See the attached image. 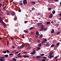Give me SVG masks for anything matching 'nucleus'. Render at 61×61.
Masks as SVG:
<instances>
[{"instance_id":"obj_1","label":"nucleus","mask_w":61,"mask_h":61,"mask_svg":"<svg viewBox=\"0 0 61 61\" xmlns=\"http://www.w3.org/2000/svg\"><path fill=\"white\" fill-rule=\"evenodd\" d=\"M25 46V45L24 44H22V45L20 46V47L18 46V49H20V48H23V47H24Z\"/></svg>"},{"instance_id":"obj_2","label":"nucleus","mask_w":61,"mask_h":61,"mask_svg":"<svg viewBox=\"0 0 61 61\" xmlns=\"http://www.w3.org/2000/svg\"><path fill=\"white\" fill-rule=\"evenodd\" d=\"M44 25H42L41 26V29L40 30L41 31H43L44 29Z\"/></svg>"},{"instance_id":"obj_3","label":"nucleus","mask_w":61,"mask_h":61,"mask_svg":"<svg viewBox=\"0 0 61 61\" xmlns=\"http://www.w3.org/2000/svg\"><path fill=\"white\" fill-rule=\"evenodd\" d=\"M27 3L26 0H24L23 1V4L24 5H25Z\"/></svg>"},{"instance_id":"obj_4","label":"nucleus","mask_w":61,"mask_h":61,"mask_svg":"<svg viewBox=\"0 0 61 61\" xmlns=\"http://www.w3.org/2000/svg\"><path fill=\"white\" fill-rule=\"evenodd\" d=\"M49 56H48V58H50V59H51L52 57H53V56H52V55L51 54H50L49 55Z\"/></svg>"},{"instance_id":"obj_5","label":"nucleus","mask_w":61,"mask_h":61,"mask_svg":"<svg viewBox=\"0 0 61 61\" xmlns=\"http://www.w3.org/2000/svg\"><path fill=\"white\" fill-rule=\"evenodd\" d=\"M11 15L12 16H14V15H15V12L14 11L12 12L11 13Z\"/></svg>"},{"instance_id":"obj_6","label":"nucleus","mask_w":61,"mask_h":61,"mask_svg":"<svg viewBox=\"0 0 61 61\" xmlns=\"http://www.w3.org/2000/svg\"><path fill=\"white\" fill-rule=\"evenodd\" d=\"M32 52H31L30 53V54L31 55H34V54H35V53H36V52H36V50H35Z\"/></svg>"},{"instance_id":"obj_7","label":"nucleus","mask_w":61,"mask_h":61,"mask_svg":"<svg viewBox=\"0 0 61 61\" xmlns=\"http://www.w3.org/2000/svg\"><path fill=\"white\" fill-rule=\"evenodd\" d=\"M3 19L1 17H0V23H2L3 21Z\"/></svg>"},{"instance_id":"obj_8","label":"nucleus","mask_w":61,"mask_h":61,"mask_svg":"<svg viewBox=\"0 0 61 61\" xmlns=\"http://www.w3.org/2000/svg\"><path fill=\"white\" fill-rule=\"evenodd\" d=\"M53 17V14H50V15L49 16L50 18H51Z\"/></svg>"},{"instance_id":"obj_9","label":"nucleus","mask_w":61,"mask_h":61,"mask_svg":"<svg viewBox=\"0 0 61 61\" xmlns=\"http://www.w3.org/2000/svg\"><path fill=\"white\" fill-rule=\"evenodd\" d=\"M38 47H41L42 46V43H40V44H38Z\"/></svg>"},{"instance_id":"obj_10","label":"nucleus","mask_w":61,"mask_h":61,"mask_svg":"<svg viewBox=\"0 0 61 61\" xmlns=\"http://www.w3.org/2000/svg\"><path fill=\"white\" fill-rule=\"evenodd\" d=\"M43 37V35L41 34V35H40L39 36V38H42Z\"/></svg>"},{"instance_id":"obj_11","label":"nucleus","mask_w":61,"mask_h":61,"mask_svg":"<svg viewBox=\"0 0 61 61\" xmlns=\"http://www.w3.org/2000/svg\"><path fill=\"white\" fill-rule=\"evenodd\" d=\"M12 60L13 61H16L17 60L15 58H13L12 59Z\"/></svg>"},{"instance_id":"obj_12","label":"nucleus","mask_w":61,"mask_h":61,"mask_svg":"<svg viewBox=\"0 0 61 61\" xmlns=\"http://www.w3.org/2000/svg\"><path fill=\"white\" fill-rule=\"evenodd\" d=\"M24 32L25 33H28V31L27 30H24Z\"/></svg>"},{"instance_id":"obj_13","label":"nucleus","mask_w":61,"mask_h":61,"mask_svg":"<svg viewBox=\"0 0 61 61\" xmlns=\"http://www.w3.org/2000/svg\"><path fill=\"white\" fill-rule=\"evenodd\" d=\"M55 13H56V11L54 10H53L52 12V13L53 14H55Z\"/></svg>"},{"instance_id":"obj_14","label":"nucleus","mask_w":61,"mask_h":61,"mask_svg":"<svg viewBox=\"0 0 61 61\" xmlns=\"http://www.w3.org/2000/svg\"><path fill=\"white\" fill-rule=\"evenodd\" d=\"M51 33H54V30L53 29L52 30V31H51Z\"/></svg>"},{"instance_id":"obj_15","label":"nucleus","mask_w":61,"mask_h":61,"mask_svg":"<svg viewBox=\"0 0 61 61\" xmlns=\"http://www.w3.org/2000/svg\"><path fill=\"white\" fill-rule=\"evenodd\" d=\"M43 41H44L45 42H46V41H47V39H45L44 40H43Z\"/></svg>"},{"instance_id":"obj_16","label":"nucleus","mask_w":61,"mask_h":61,"mask_svg":"<svg viewBox=\"0 0 61 61\" xmlns=\"http://www.w3.org/2000/svg\"><path fill=\"white\" fill-rule=\"evenodd\" d=\"M36 57L37 58H39L41 57V56H37Z\"/></svg>"},{"instance_id":"obj_17","label":"nucleus","mask_w":61,"mask_h":61,"mask_svg":"<svg viewBox=\"0 0 61 61\" xmlns=\"http://www.w3.org/2000/svg\"><path fill=\"white\" fill-rule=\"evenodd\" d=\"M35 28V27H31L30 28V30H32V29H34Z\"/></svg>"},{"instance_id":"obj_18","label":"nucleus","mask_w":61,"mask_h":61,"mask_svg":"<svg viewBox=\"0 0 61 61\" xmlns=\"http://www.w3.org/2000/svg\"><path fill=\"white\" fill-rule=\"evenodd\" d=\"M31 3L32 4H33V5H35L36 4V2H35L32 1Z\"/></svg>"},{"instance_id":"obj_19","label":"nucleus","mask_w":61,"mask_h":61,"mask_svg":"<svg viewBox=\"0 0 61 61\" xmlns=\"http://www.w3.org/2000/svg\"><path fill=\"white\" fill-rule=\"evenodd\" d=\"M0 61H4V59L2 58H0Z\"/></svg>"},{"instance_id":"obj_20","label":"nucleus","mask_w":61,"mask_h":61,"mask_svg":"<svg viewBox=\"0 0 61 61\" xmlns=\"http://www.w3.org/2000/svg\"><path fill=\"white\" fill-rule=\"evenodd\" d=\"M55 46V45L54 44H52L51 46V47H54V46Z\"/></svg>"},{"instance_id":"obj_21","label":"nucleus","mask_w":61,"mask_h":61,"mask_svg":"<svg viewBox=\"0 0 61 61\" xmlns=\"http://www.w3.org/2000/svg\"><path fill=\"white\" fill-rule=\"evenodd\" d=\"M34 10H35V8L34 7H33L32 8L31 11H33Z\"/></svg>"},{"instance_id":"obj_22","label":"nucleus","mask_w":61,"mask_h":61,"mask_svg":"<svg viewBox=\"0 0 61 61\" xmlns=\"http://www.w3.org/2000/svg\"><path fill=\"white\" fill-rule=\"evenodd\" d=\"M1 23H2L3 25H6V24H5V22H3V21H2V22H0Z\"/></svg>"},{"instance_id":"obj_23","label":"nucleus","mask_w":61,"mask_h":61,"mask_svg":"<svg viewBox=\"0 0 61 61\" xmlns=\"http://www.w3.org/2000/svg\"><path fill=\"white\" fill-rule=\"evenodd\" d=\"M38 34H39V32L37 31L36 32V35H38Z\"/></svg>"},{"instance_id":"obj_24","label":"nucleus","mask_w":61,"mask_h":61,"mask_svg":"<svg viewBox=\"0 0 61 61\" xmlns=\"http://www.w3.org/2000/svg\"><path fill=\"white\" fill-rule=\"evenodd\" d=\"M6 7V6H5V7H4L3 8L4 10H5V8Z\"/></svg>"},{"instance_id":"obj_25","label":"nucleus","mask_w":61,"mask_h":61,"mask_svg":"<svg viewBox=\"0 0 61 61\" xmlns=\"http://www.w3.org/2000/svg\"><path fill=\"white\" fill-rule=\"evenodd\" d=\"M2 52L3 53H4V54H5V53H6V51H2Z\"/></svg>"},{"instance_id":"obj_26","label":"nucleus","mask_w":61,"mask_h":61,"mask_svg":"<svg viewBox=\"0 0 61 61\" xmlns=\"http://www.w3.org/2000/svg\"><path fill=\"white\" fill-rule=\"evenodd\" d=\"M59 55H58V56H56L55 57H54V58H57V57H59Z\"/></svg>"},{"instance_id":"obj_27","label":"nucleus","mask_w":61,"mask_h":61,"mask_svg":"<svg viewBox=\"0 0 61 61\" xmlns=\"http://www.w3.org/2000/svg\"><path fill=\"white\" fill-rule=\"evenodd\" d=\"M5 57H8V55H6L4 56Z\"/></svg>"},{"instance_id":"obj_28","label":"nucleus","mask_w":61,"mask_h":61,"mask_svg":"<svg viewBox=\"0 0 61 61\" xmlns=\"http://www.w3.org/2000/svg\"><path fill=\"white\" fill-rule=\"evenodd\" d=\"M7 52V53H10V51H9L8 50H6V52Z\"/></svg>"},{"instance_id":"obj_29","label":"nucleus","mask_w":61,"mask_h":61,"mask_svg":"<svg viewBox=\"0 0 61 61\" xmlns=\"http://www.w3.org/2000/svg\"><path fill=\"white\" fill-rule=\"evenodd\" d=\"M50 21L46 23V24H47V25H49V24H50Z\"/></svg>"},{"instance_id":"obj_30","label":"nucleus","mask_w":61,"mask_h":61,"mask_svg":"<svg viewBox=\"0 0 61 61\" xmlns=\"http://www.w3.org/2000/svg\"><path fill=\"white\" fill-rule=\"evenodd\" d=\"M36 48L38 50H40L41 49V48L40 47H37Z\"/></svg>"},{"instance_id":"obj_31","label":"nucleus","mask_w":61,"mask_h":61,"mask_svg":"<svg viewBox=\"0 0 61 61\" xmlns=\"http://www.w3.org/2000/svg\"><path fill=\"white\" fill-rule=\"evenodd\" d=\"M47 29V28H46L45 29H44L43 30L44 31H46V30Z\"/></svg>"},{"instance_id":"obj_32","label":"nucleus","mask_w":61,"mask_h":61,"mask_svg":"<svg viewBox=\"0 0 61 61\" xmlns=\"http://www.w3.org/2000/svg\"><path fill=\"white\" fill-rule=\"evenodd\" d=\"M36 25L37 26H39V25H40V23H37Z\"/></svg>"},{"instance_id":"obj_33","label":"nucleus","mask_w":61,"mask_h":61,"mask_svg":"<svg viewBox=\"0 0 61 61\" xmlns=\"http://www.w3.org/2000/svg\"><path fill=\"white\" fill-rule=\"evenodd\" d=\"M59 43H57V44H56V46H59Z\"/></svg>"},{"instance_id":"obj_34","label":"nucleus","mask_w":61,"mask_h":61,"mask_svg":"<svg viewBox=\"0 0 61 61\" xmlns=\"http://www.w3.org/2000/svg\"><path fill=\"white\" fill-rule=\"evenodd\" d=\"M31 47H28V48H27V49H30Z\"/></svg>"},{"instance_id":"obj_35","label":"nucleus","mask_w":61,"mask_h":61,"mask_svg":"<svg viewBox=\"0 0 61 61\" xmlns=\"http://www.w3.org/2000/svg\"><path fill=\"white\" fill-rule=\"evenodd\" d=\"M41 56H44V54H41L40 55Z\"/></svg>"},{"instance_id":"obj_36","label":"nucleus","mask_w":61,"mask_h":61,"mask_svg":"<svg viewBox=\"0 0 61 61\" xmlns=\"http://www.w3.org/2000/svg\"><path fill=\"white\" fill-rule=\"evenodd\" d=\"M23 57L24 58H26V55H24L23 56Z\"/></svg>"},{"instance_id":"obj_37","label":"nucleus","mask_w":61,"mask_h":61,"mask_svg":"<svg viewBox=\"0 0 61 61\" xmlns=\"http://www.w3.org/2000/svg\"><path fill=\"white\" fill-rule=\"evenodd\" d=\"M5 58V57H0V58Z\"/></svg>"},{"instance_id":"obj_38","label":"nucleus","mask_w":61,"mask_h":61,"mask_svg":"<svg viewBox=\"0 0 61 61\" xmlns=\"http://www.w3.org/2000/svg\"><path fill=\"white\" fill-rule=\"evenodd\" d=\"M18 57H19V58H20L21 57H22V56H17Z\"/></svg>"},{"instance_id":"obj_39","label":"nucleus","mask_w":61,"mask_h":61,"mask_svg":"<svg viewBox=\"0 0 61 61\" xmlns=\"http://www.w3.org/2000/svg\"><path fill=\"white\" fill-rule=\"evenodd\" d=\"M10 12H8L7 14V15H10Z\"/></svg>"},{"instance_id":"obj_40","label":"nucleus","mask_w":61,"mask_h":61,"mask_svg":"<svg viewBox=\"0 0 61 61\" xmlns=\"http://www.w3.org/2000/svg\"><path fill=\"white\" fill-rule=\"evenodd\" d=\"M42 57L43 58H47V57Z\"/></svg>"},{"instance_id":"obj_41","label":"nucleus","mask_w":61,"mask_h":61,"mask_svg":"<svg viewBox=\"0 0 61 61\" xmlns=\"http://www.w3.org/2000/svg\"><path fill=\"white\" fill-rule=\"evenodd\" d=\"M48 9L49 11H50V10H51V8H48Z\"/></svg>"},{"instance_id":"obj_42","label":"nucleus","mask_w":61,"mask_h":61,"mask_svg":"<svg viewBox=\"0 0 61 61\" xmlns=\"http://www.w3.org/2000/svg\"><path fill=\"white\" fill-rule=\"evenodd\" d=\"M18 11L19 12H20L21 11V10L20 9H19L18 10Z\"/></svg>"},{"instance_id":"obj_43","label":"nucleus","mask_w":61,"mask_h":61,"mask_svg":"<svg viewBox=\"0 0 61 61\" xmlns=\"http://www.w3.org/2000/svg\"><path fill=\"white\" fill-rule=\"evenodd\" d=\"M6 27V25H4V28H5V27Z\"/></svg>"},{"instance_id":"obj_44","label":"nucleus","mask_w":61,"mask_h":61,"mask_svg":"<svg viewBox=\"0 0 61 61\" xmlns=\"http://www.w3.org/2000/svg\"><path fill=\"white\" fill-rule=\"evenodd\" d=\"M13 55V53H10L9 54V56H12Z\"/></svg>"},{"instance_id":"obj_45","label":"nucleus","mask_w":61,"mask_h":61,"mask_svg":"<svg viewBox=\"0 0 61 61\" xmlns=\"http://www.w3.org/2000/svg\"><path fill=\"white\" fill-rule=\"evenodd\" d=\"M10 38L12 40H13V38L12 37H10Z\"/></svg>"},{"instance_id":"obj_46","label":"nucleus","mask_w":61,"mask_h":61,"mask_svg":"<svg viewBox=\"0 0 61 61\" xmlns=\"http://www.w3.org/2000/svg\"><path fill=\"white\" fill-rule=\"evenodd\" d=\"M60 32H58L57 34V35H58L59 34H60Z\"/></svg>"},{"instance_id":"obj_47","label":"nucleus","mask_w":61,"mask_h":61,"mask_svg":"<svg viewBox=\"0 0 61 61\" xmlns=\"http://www.w3.org/2000/svg\"><path fill=\"white\" fill-rule=\"evenodd\" d=\"M41 61H46V60L44 59H43L42 60H41Z\"/></svg>"},{"instance_id":"obj_48","label":"nucleus","mask_w":61,"mask_h":61,"mask_svg":"<svg viewBox=\"0 0 61 61\" xmlns=\"http://www.w3.org/2000/svg\"><path fill=\"white\" fill-rule=\"evenodd\" d=\"M14 21H16V18H15L14 19Z\"/></svg>"},{"instance_id":"obj_49","label":"nucleus","mask_w":61,"mask_h":61,"mask_svg":"<svg viewBox=\"0 0 61 61\" xmlns=\"http://www.w3.org/2000/svg\"><path fill=\"white\" fill-rule=\"evenodd\" d=\"M53 54V52H51L50 54V55H52V54Z\"/></svg>"},{"instance_id":"obj_50","label":"nucleus","mask_w":61,"mask_h":61,"mask_svg":"<svg viewBox=\"0 0 61 61\" xmlns=\"http://www.w3.org/2000/svg\"><path fill=\"white\" fill-rule=\"evenodd\" d=\"M8 44H9V41H8L7 42V46H8Z\"/></svg>"},{"instance_id":"obj_51","label":"nucleus","mask_w":61,"mask_h":61,"mask_svg":"<svg viewBox=\"0 0 61 61\" xmlns=\"http://www.w3.org/2000/svg\"><path fill=\"white\" fill-rule=\"evenodd\" d=\"M40 40H38L37 41V43H40Z\"/></svg>"},{"instance_id":"obj_52","label":"nucleus","mask_w":61,"mask_h":61,"mask_svg":"<svg viewBox=\"0 0 61 61\" xmlns=\"http://www.w3.org/2000/svg\"><path fill=\"white\" fill-rule=\"evenodd\" d=\"M27 23V21H24V23L25 24H26V23Z\"/></svg>"},{"instance_id":"obj_53","label":"nucleus","mask_w":61,"mask_h":61,"mask_svg":"<svg viewBox=\"0 0 61 61\" xmlns=\"http://www.w3.org/2000/svg\"><path fill=\"white\" fill-rule=\"evenodd\" d=\"M13 5H14V4H15V2H13Z\"/></svg>"},{"instance_id":"obj_54","label":"nucleus","mask_w":61,"mask_h":61,"mask_svg":"<svg viewBox=\"0 0 61 61\" xmlns=\"http://www.w3.org/2000/svg\"><path fill=\"white\" fill-rule=\"evenodd\" d=\"M55 2H58V0H54Z\"/></svg>"},{"instance_id":"obj_55","label":"nucleus","mask_w":61,"mask_h":61,"mask_svg":"<svg viewBox=\"0 0 61 61\" xmlns=\"http://www.w3.org/2000/svg\"><path fill=\"white\" fill-rule=\"evenodd\" d=\"M0 12H1V13L2 14H3V12H2V11H1V9H0Z\"/></svg>"},{"instance_id":"obj_56","label":"nucleus","mask_w":61,"mask_h":61,"mask_svg":"<svg viewBox=\"0 0 61 61\" xmlns=\"http://www.w3.org/2000/svg\"><path fill=\"white\" fill-rule=\"evenodd\" d=\"M1 6H2V3H0V7H1Z\"/></svg>"},{"instance_id":"obj_57","label":"nucleus","mask_w":61,"mask_h":61,"mask_svg":"<svg viewBox=\"0 0 61 61\" xmlns=\"http://www.w3.org/2000/svg\"><path fill=\"white\" fill-rule=\"evenodd\" d=\"M22 38H23V39L25 38V36H22Z\"/></svg>"},{"instance_id":"obj_58","label":"nucleus","mask_w":61,"mask_h":61,"mask_svg":"<svg viewBox=\"0 0 61 61\" xmlns=\"http://www.w3.org/2000/svg\"><path fill=\"white\" fill-rule=\"evenodd\" d=\"M49 43H46V45H49Z\"/></svg>"},{"instance_id":"obj_59","label":"nucleus","mask_w":61,"mask_h":61,"mask_svg":"<svg viewBox=\"0 0 61 61\" xmlns=\"http://www.w3.org/2000/svg\"><path fill=\"white\" fill-rule=\"evenodd\" d=\"M26 57H29V56H28L27 55H26Z\"/></svg>"},{"instance_id":"obj_60","label":"nucleus","mask_w":61,"mask_h":61,"mask_svg":"<svg viewBox=\"0 0 61 61\" xmlns=\"http://www.w3.org/2000/svg\"><path fill=\"white\" fill-rule=\"evenodd\" d=\"M15 54H18L19 52H16L15 53Z\"/></svg>"},{"instance_id":"obj_61","label":"nucleus","mask_w":61,"mask_h":61,"mask_svg":"<svg viewBox=\"0 0 61 61\" xmlns=\"http://www.w3.org/2000/svg\"><path fill=\"white\" fill-rule=\"evenodd\" d=\"M40 13H37V15H40Z\"/></svg>"},{"instance_id":"obj_62","label":"nucleus","mask_w":61,"mask_h":61,"mask_svg":"<svg viewBox=\"0 0 61 61\" xmlns=\"http://www.w3.org/2000/svg\"><path fill=\"white\" fill-rule=\"evenodd\" d=\"M54 23V22H53V21H52L51 22V23H52V24H53V23Z\"/></svg>"},{"instance_id":"obj_63","label":"nucleus","mask_w":61,"mask_h":61,"mask_svg":"<svg viewBox=\"0 0 61 61\" xmlns=\"http://www.w3.org/2000/svg\"><path fill=\"white\" fill-rule=\"evenodd\" d=\"M57 30H60V28L59 27L57 28Z\"/></svg>"},{"instance_id":"obj_64","label":"nucleus","mask_w":61,"mask_h":61,"mask_svg":"<svg viewBox=\"0 0 61 61\" xmlns=\"http://www.w3.org/2000/svg\"><path fill=\"white\" fill-rule=\"evenodd\" d=\"M21 55V53H19V54H18V55Z\"/></svg>"}]
</instances>
